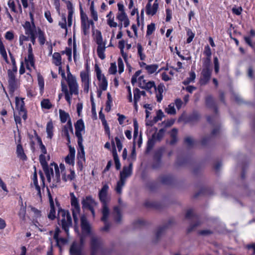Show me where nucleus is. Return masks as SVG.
I'll list each match as a JSON object with an SVG mask.
<instances>
[{"mask_svg":"<svg viewBox=\"0 0 255 255\" xmlns=\"http://www.w3.org/2000/svg\"><path fill=\"white\" fill-rule=\"evenodd\" d=\"M108 185L105 184L100 190L98 194L99 200L103 205L102 211L103 216L101 218L102 221H106L109 215V209L108 207V203L110 201V198L108 196Z\"/></svg>","mask_w":255,"mask_h":255,"instance_id":"nucleus-1","label":"nucleus"},{"mask_svg":"<svg viewBox=\"0 0 255 255\" xmlns=\"http://www.w3.org/2000/svg\"><path fill=\"white\" fill-rule=\"evenodd\" d=\"M56 204L58 207V221L61 222L62 229L69 235V228L72 226V219L69 212L60 208V204L56 201Z\"/></svg>","mask_w":255,"mask_h":255,"instance_id":"nucleus-2","label":"nucleus"},{"mask_svg":"<svg viewBox=\"0 0 255 255\" xmlns=\"http://www.w3.org/2000/svg\"><path fill=\"white\" fill-rule=\"evenodd\" d=\"M132 163H130L128 166H124L123 170L120 172V179L117 182L116 187V191L117 193H122V188L124 186L126 179L129 177L132 173Z\"/></svg>","mask_w":255,"mask_h":255,"instance_id":"nucleus-3","label":"nucleus"},{"mask_svg":"<svg viewBox=\"0 0 255 255\" xmlns=\"http://www.w3.org/2000/svg\"><path fill=\"white\" fill-rule=\"evenodd\" d=\"M103 242L101 238L95 235L91 237V255H101L102 252Z\"/></svg>","mask_w":255,"mask_h":255,"instance_id":"nucleus-4","label":"nucleus"},{"mask_svg":"<svg viewBox=\"0 0 255 255\" xmlns=\"http://www.w3.org/2000/svg\"><path fill=\"white\" fill-rule=\"evenodd\" d=\"M16 73V72H14L10 69L7 70L8 88L11 93L18 88L19 85L15 77Z\"/></svg>","mask_w":255,"mask_h":255,"instance_id":"nucleus-5","label":"nucleus"},{"mask_svg":"<svg viewBox=\"0 0 255 255\" xmlns=\"http://www.w3.org/2000/svg\"><path fill=\"white\" fill-rule=\"evenodd\" d=\"M66 80L70 89V95H78V86L75 77L71 73H69L68 74V78H67Z\"/></svg>","mask_w":255,"mask_h":255,"instance_id":"nucleus-6","label":"nucleus"},{"mask_svg":"<svg viewBox=\"0 0 255 255\" xmlns=\"http://www.w3.org/2000/svg\"><path fill=\"white\" fill-rule=\"evenodd\" d=\"M185 217L186 219H191L193 218L196 220L195 222L193 224H191L190 225V227L188 229V232H190L195 229L197 227L200 226L201 224V222L199 220L198 217L197 215H195L193 210L190 209L188 210L186 214Z\"/></svg>","mask_w":255,"mask_h":255,"instance_id":"nucleus-7","label":"nucleus"},{"mask_svg":"<svg viewBox=\"0 0 255 255\" xmlns=\"http://www.w3.org/2000/svg\"><path fill=\"white\" fill-rule=\"evenodd\" d=\"M212 69H202L200 78V83L201 85H206L210 81Z\"/></svg>","mask_w":255,"mask_h":255,"instance_id":"nucleus-8","label":"nucleus"},{"mask_svg":"<svg viewBox=\"0 0 255 255\" xmlns=\"http://www.w3.org/2000/svg\"><path fill=\"white\" fill-rule=\"evenodd\" d=\"M75 134L78 138V142H83V137L81 131L84 130L85 126L82 119L78 120L75 124Z\"/></svg>","mask_w":255,"mask_h":255,"instance_id":"nucleus-9","label":"nucleus"},{"mask_svg":"<svg viewBox=\"0 0 255 255\" xmlns=\"http://www.w3.org/2000/svg\"><path fill=\"white\" fill-rule=\"evenodd\" d=\"M81 19L83 33L84 35H86L89 33V30L90 29L89 22L87 14L84 13L83 11H81Z\"/></svg>","mask_w":255,"mask_h":255,"instance_id":"nucleus-10","label":"nucleus"},{"mask_svg":"<svg viewBox=\"0 0 255 255\" xmlns=\"http://www.w3.org/2000/svg\"><path fill=\"white\" fill-rule=\"evenodd\" d=\"M83 209H87L94 207L97 205V203L92 198V196H88L82 201Z\"/></svg>","mask_w":255,"mask_h":255,"instance_id":"nucleus-11","label":"nucleus"},{"mask_svg":"<svg viewBox=\"0 0 255 255\" xmlns=\"http://www.w3.org/2000/svg\"><path fill=\"white\" fill-rule=\"evenodd\" d=\"M81 223L82 232L86 234H90L91 231L90 225L87 221V218L85 216L81 217Z\"/></svg>","mask_w":255,"mask_h":255,"instance_id":"nucleus-12","label":"nucleus"},{"mask_svg":"<svg viewBox=\"0 0 255 255\" xmlns=\"http://www.w3.org/2000/svg\"><path fill=\"white\" fill-rule=\"evenodd\" d=\"M166 225H163L162 226L159 227L156 230L155 232V237L154 240L155 243L158 242L161 238L164 235L165 233L166 229L167 228Z\"/></svg>","mask_w":255,"mask_h":255,"instance_id":"nucleus-13","label":"nucleus"},{"mask_svg":"<svg viewBox=\"0 0 255 255\" xmlns=\"http://www.w3.org/2000/svg\"><path fill=\"white\" fill-rule=\"evenodd\" d=\"M70 131L72 133H73V128L72 125V123L70 120H69L67 122V124L64 126L63 132L64 133V136H65L67 138V140L68 143L70 142V135L69 134V131Z\"/></svg>","mask_w":255,"mask_h":255,"instance_id":"nucleus-14","label":"nucleus"},{"mask_svg":"<svg viewBox=\"0 0 255 255\" xmlns=\"http://www.w3.org/2000/svg\"><path fill=\"white\" fill-rule=\"evenodd\" d=\"M69 146V153L65 157V162L69 164H73L75 158V150L74 147Z\"/></svg>","mask_w":255,"mask_h":255,"instance_id":"nucleus-15","label":"nucleus"},{"mask_svg":"<svg viewBox=\"0 0 255 255\" xmlns=\"http://www.w3.org/2000/svg\"><path fill=\"white\" fill-rule=\"evenodd\" d=\"M164 132L165 129L164 128H161L159 129L157 133L153 134L151 139L148 140V144H149L150 142H151L153 143V140L160 141L163 137Z\"/></svg>","mask_w":255,"mask_h":255,"instance_id":"nucleus-16","label":"nucleus"},{"mask_svg":"<svg viewBox=\"0 0 255 255\" xmlns=\"http://www.w3.org/2000/svg\"><path fill=\"white\" fill-rule=\"evenodd\" d=\"M112 144L113 146V155L115 163L116 168L117 170H119L121 168V163L119 159V157L117 152L115 142L113 140L112 141Z\"/></svg>","mask_w":255,"mask_h":255,"instance_id":"nucleus-17","label":"nucleus"},{"mask_svg":"<svg viewBox=\"0 0 255 255\" xmlns=\"http://www.w3.org/2000/svg\"><path fill=\"white\" fill-rule=\"evenodd\" d=\"M138 86L141 89L146 90L147 91L150 92V90L152 88H154V90L156 91V87L153 81L147 82L145 85H142V83L140 82L138 83Z\"/></svg>","mask_w":255,"mask_h":255,"instance_id":"nucleus-18","label":"nucleus"},{"mask_svg":"<svg viewBox=\"0 0 255 255\" xmlns=\"http://www.w3.org/2000/svg\"><path fill=\"white\" fill-rule=\"evenodd\" d=\"M71 205L73 208V210H75L76 212H79L80 210V206L78 203V199L74 195V193H71Z\"/></svg>","mask_w":255,"mask_h":255,"instance_id":"nucleus-19","label":"nucleus"},{"mask_svg":"<svg viewBox=\"0 0 255 255\" xmlns=\"http://www.w3.org/2000/svg\"><path fill=\"white\" fill-rule=\"evenodd\" d=\"M159 180L163 184L168 185L172 183L173 178L169 175H164L159 177Z\"/></svg>","mask_w":255,"mask_h":255,"instance_id":"nucleus-20","label":"nucleus"},{"mask_svg":"<svg viewBox=\"0 0 255 255\" xmlns=\"http://www.w3.org/2000/svg\"><path fill=\"white\" fill-rule=\"evenodd\" d=\"M70 253L71 255H82L78 245L75 242L72 244L70 247Z\"/></svg>","mask_w":255,"mask_h":255,"instance_id":"nucleus-21","label":"nucleus"},{"mask_svg":"<svg viewBox=\"0 0 255 255\" xmlns=\"http://www.w3.org/2000/svg\"><path fill=\"white\" fill-rule=\"evenodd\" d=\"M16 153L17 155V157L20 158L23 160H26L27 159V157L25 154L23 149L22 147V145L20 144H19L17 146L16 148Z\"/></svg>","mask_w":255,"mask_h":255,"instance_id":"nucleus-22","label":"nucleus"},{"mask_svg":"<svg viewBox=\"0 0 255 255\" xmlns=\"http://www.w3.org/2000/svg\"><path fill=\"white\" fill-rule=\"evenodd\" d=\"M154 7L153 5L151 7V2L148 1L146 5V14L148 15H154L158 8V7H156L155 9H154Z\"/></svg>","mask_w":255,"mask_h":255,"instance_id":"nucleus-23","label":"nucleus"},{"mask_svg":"<svg viewBox=\"0 0 255 255\" xmlns=\"http://www.w3.org/2000/svg\"><path fill=\"white\" fill-rule=\"evenodd\" d=\"M206 103L208 107L210 108H214L215 112L217 113V108L216 106L215 102L212 96L209 95L206 98Z\"/></svg>","mask_w":255,"mask_h":255,"instance_id":"nucleus-24","label":"nucleus"},{"mask_svg":"<svg viewBox=\"0 0 255 255\" xmlns=\"http://www.w3.org/2000/svg\"><path fill=\"white\" fill-rule=\"evenodd\" d=\"M43 169L46 175L47 181L50 182L51 181V175L54 177V172L53 168L49 167L48 166L43 168Z\"/></svg>","mask_w":255,"mask_h":255,"instance_id":"nucleus-25","label":"nucleus"},{"mask_svg":"<svg viewBox=\"0 0 255 255\" xmlns=\"http://www.w3.org/2000/svg\"><path fill=\"white\" fill-rule=\"evenodd\" d=\"M78 144L79 147V150L78 151V153L77 154V158L79 161L80 160V159H83V160H85V152L82 142H81V143L78 142Z\"/></svg>","mask_w":255,"mask_h":255,"instance_id":"nucleus-26","label":"nucleus"},{"mask_svg":"<svg viewBox=\"0 0 255 255\" xmlns=\"http://www.w3.org/2000/svg\"><path fill=\"white\" fill-rule=\"evenodd\" d=\"M177 129L176 128H173L170 133V137L171 140L170 141V144L171 145H174L177 141Z\"/></svg>","mask_w":255,"mask_h":255,"instance_id":"nucleus-27","label":"nucleus"},{"mask_svg":"<svg viewBox=\"0 0 255 255\" xmlns=\"http://www.w3.org/2000/svg\"><path fill=\"white\" fill-rule=\"evenodd\" d=\"M16 107L19 112H23L24 110V103L22 99L19 100L18 98L15 99Z\"/></svg>","mask_w":255,"mask_h":255,"instance_id":"nucleus-28","label":"nucleus"},{"mask_svg":"<svg viewBox=\"0 0 255 255\" xmlns=\"http://www.w3.org/2000/svg\"><path fill=\"white\" fill-rule=\"evenodd\" d=\"M25 62L26 64V68L27 69L30 70L29 65L33 67L34 65V57L33 54H28L27 58H25Z\"/></svg>","mask_w":255,"mask_h":255,"instance_id":"nucleus-29","label":"nucleus"},{"mask_svg":"<svg viewBox=\"0 0 255 255\" xmlns=\"http://www.w3.org/2000/svg\"><path fill=\"white\" fill-rule=\"evenodd\" d=\"M163 87L164 86L163 85L160 84L156 88V91L157 93L156 94V98L157 101L158 102H160L161 100L162 99V93L163 92Z\"/></svg>","mask_w":255,"mask_h":255,"instance_id":"nucleus-30","label":"nucleus"},{"mask_svg":"<svg viewBox=\"0 0 255 255\" xmlns=\"http://www.w3.org/2000/svg\"><path fill=\"white\" fill-rule=\"evenodd\" d=\"M75 176L74 171L70 169V174H68L67 176L66 175L65 173H63L62 174V179L64 181H67L68 180L72 181L73 179H74Z\"/></svg>","mask_w":255,"mask_h":255,"instance_id":"nucleus-31","label":"nucleus"},{"mask_svg":"<svg viewBox=\"0 0 255 255\" xmlns=\"http://www.w3.org/2000/svg\"><path fill=\"white\" fill-rule=\"evenodd\" d=\"M53 126L51 121L49 122L46 126V132L47 133V137L51 139L53 136Z\"/></svg>","mask_w":255,"mask_h":255,"instance_id":"nucleus-32","label":"nucleus"},{"mask_svg":"<svg viewBox=\"0 0 255 255\" xmlns=\"http://www.w3.org/2000/svg\"><path fill=\"white\" fill-rule=\"evenodd\" d=\"M54 165V169H55V179L54 181H56V183H59L60 181V174L59 172V169L58 168V166L57 164L55 163H53L51 164V166Z\"/></svg>","mask_w":255,"mask_h":255,"instance_id":"nucleus-33","label":"nucleus"},{"mask_svg":"<svg viewBox=\"0 0 255 255\" xmlns=\"http://www.w3.org/2000/svg\"><path fill=\"white\" fill-rule=\"evenodd\" d=\"M54 60L53 63L56 66H60L61 64V57L60 53L55 52L52 56Z\"/></svg>","mask_w":255,"mask_h":255,"instance_id":"nucleus-34","label":"nucleus"},{"mask_svg":"<svg viewBox=\"0 0 255 255\" xmlns=\"http://www.w3.org/2000/svg\"><path fill=\"white\" fill-rule=\"evenodd\" d=\"M96 42L98 46H105V43L103 41L102 34L100 31L96 32Z\"/></svg>","mask_w":255,"mask_h":255,"instance_id":"nucleus-35","label":"nucleus"},{"mask_svg":"<svg viewBox=\"0 0 255 255\" xmlns=\"http://www.w3.org/2000/svg\"><path fill=\"white\" fill-rule=\"evenodd\" d=\"M106 49L105 46H98L97 52V54L100 58L102 60H103L105 58V55L104 54V52Z\"/></svg>","mask_w":255,"mask_h":255,"instance_id":"nucleus-36","label":"nucleus"},{"mask_svg":"<svg viewBox=\"0 0 255 255\" xmlns=\"http://www.w3.org/2000/svg\"><path fill=\"white\" fill-rule=\"evenodd\" d=\"M108 87V81L104 75L102 76V79L100 81L99 87L103 90L105 91L107 90Z\"/></svg>","mask_w":255,"mask_h":255,"instance_id":"nucleus-37","label":"nucleus"},{"mask_svg":"<svg viewBox=\"0 0 255 255\" xmlns=\"http://www.w3.org/2000/svg\"><path fill=\"white\" fill-rule=\"evenodd\" d=\"M59 115L61 122L62 123H65L69 118V114L62 110H59Z\"/></svg>","mask_w":255,"mask_h":255,"instance_id":"nucleus-38","label":"nucleus"},{"mask_svg":"<svg viewBox=\"0 0 255 255\" xmlns=\"http://www.w3.org/2000/svg\"><path fill=\"white\" fill-rule=\"evenodd\" d=\"M114 213L115 214V219L116 222L118 223H120L121 221V215L120 210L118 207H115L114 209Z\"/></svg>","mask_w":255,"mask_h":255,"instance_id":"nucleus-39","label":"nucleus"},{"mask_svg":"<svg viewBox=\"0 0 255 255\" xmlns=\"http://www.w3.org/2000/svg\"><path fill=\"white\" fill-rule=\"evenodd\" d=\"M200 117V115L197 112H194L188 118V122H195L197 121Z\"/></svg>","mask_w":255,"mask_h":255,"instance_id":"nucleus-40","label":"nucleus"},{"mask_svg":"<svg viewBox=\"0 0 255 255\" xmlns=\"http://www.w3.org/2000/svg\"><path fill=\"white\" fill-rule=\"evenodd\" d=\"M41 105L42 108L45 109H50L52 107V104L50 103L49 100L47 99H43L41 102Z\"/></svg>","mask_w":255,"mask_h":255,"instance_id":"nucleus-41","label":"nucleus"},{"mask_svg":"<svg viewBox=\"0 0 255 255\" xmlns=\"http://www.w3.org/2000/svg\"><path fill=\"white\" fill-rule=\"evenodd\" d=\"M195 78L196 75L195 72H191L190 73V77L189 78H187L185 80H184L183 83L185 85H187L190 82H194Z\"/></svg>","mask_w":255,"mask_h":255,"instance_id":"nucleus-42","label":"nucleus"},{"mask_svg":"<svg viewBox=\"0 0 255 255\" xmlns=\"http://www.w3.org/2000/svg\"><path fill=\"white\" fill-rule=\"evenodd\" d=\"M26 214V206H23L22 202H21V205L20 210L18 213V215L20 219L22 220H25Z\"/></svg>","mask_w":255,"mask_h":255,"instance_id":"nucleus-43","label":"nucleus"},{"mask_svg":"<svg viewBox=\"0 0 255 255\" xmlns=\"http://www.w3.org/2000/svg\"><path fill=\"white\" fill-rule=\"evenodd\" d=\"M137 53L140 57L141 60H144L145 58V55L143 53V48L142 45L140 43H138L137 45Z\"/></svg>","mask_w":255,"mask_h":255,"instance_id":"nucleus-44","label":"nucleus"},{"mask_svg":"<svg viewBox=\"0 0 255 255\" xmlns=\"http://www.w3.org/2000/svg\"><path fill=\"white\" fill-rule=\"evenodd\" d=\"M80 77L83 84L90 83L89 74L86 72H81L80 73Z\"/></svg>","mask_w":255,"mask_h":255,"instance_id":"nucleus-45","label":"nucleus"},{"mask_svg":"<svg viewBox=\"0 0 255 255\" xmlns=\"http://www.w3.org/2000/svg\"><path fill=\"white\" fill-rule=\"evenodd\" d=\"M158 68V65L156 64H152L150 65H146L145 69L149 74H152L156 71Z\"/></svg>","mask_w":255,"mask_h":255,"instance_id":"nucleus-46","label":"nucleus"},{"mask_svg":"<svg viewBox=\"0 0 255 255\" xmlns=\"http://www.w3.org/2000/svg\"><path fill=\"white\" fill-rule=\"evenodd\" d=\"M107 101L106 102V107L105 108V111L107 112H109L111 110V103L112 102V98L111 95L109 93L107 94Z\"/></svg>","mask_w":255,"mask_h":255,"instance_id":"nucleus-47","label":"nucleus"},{"mask_svg":"<svg viewBox=\"0 0 255 255\" xmlns=\"http://www.w3.org/2000/svg\"><path fill=\"white\" fill-rule=\"evenodd\" d=\"M203 69H212L211 65V58L203 59Z\"/></svg>","mask_w":255,"mask_h":255,"instance_id":"nucleus-48","label":"nucleus"},{"mask_svg":"<svg viewBox=\"0 0 255 255\" xmlns=\"http://www.w3.org/2000/svg\"><path fill=\"white\" fill-rule=\"evenodd\" d=\"M38 33L39 43L41 45H43L45 42V38L44 37V33L40 29H38Z\"/></svg>","mask_w":255,"mask_h":255,"instance_id":"nucleus-49","label":"nucleus"},{"mask_svg":"<svg viewBox=\"0 0 255 255\" xmlns=\"http://www.w3.org/2000/svg\"><path fill=\"white\" fill-rule=\"evenodd\" d=\"M164 116V114L162 112L161 110H159L157 111L156 113V116L153 119L154 123H156L158 121H160L162 119V118Z\"/></svg>","mask_w":255,"mask_h":255,"instance_id":"nucleus-50","label":"nucleus"},{"mask_svg":"<svg viewBox=\"0 0 255 255\" xmlns=\"http://www.w3.org/2000/svg\"><path fill=\"white\" fill-rule=\"evenodd\" d=\"M62 21L59 22V25L62 28L66 29V31H67L66 26V18L65 14H62Z\"/></svg>","mask_w":255,"mask_h":255,"instance_id":"nucleus-51","label":"nucleus"},{"mask_svg":"<svg viewBox=\"0 0 255 255\" xmlns=\"http://www.w3.org/2000/svg\"><path fill=\"white\" fill-rule=\"evenodd\" d=\"M140 91L138 88H135L133 90V100L134 101H138L140 98Z\"/></svg>","mask_w":255,"mask_h":255,"instance_id":"nucleus-52","label":"nucleus"},{"mask_svg":"<svg viewBox=\"0 0 255 255\" xmlns=\"http://www.w3.org/2000/svg\"><path fill=\"white\" fill-rule=\"evenodd\" d=\"M187 35L188 36V38L187 39V43H190L194 37L195 34L190 29H188Z\"/></svg>","mask_w":255,"mask_h":255,"instance_id":"nucleus-53","label":"nucleus"},{"mask_svg":"<svg viewBox=\"0 0 255 255\" xmlns=\"http://www.w3.org/2000/svg\"><path fill=\"white\" fill-rule=\"evenodd\" d=\"M165 111L168 114L174 115L176 114V110L174 108V105L170 104L168 107L165 109Z\"/></svg>","mask_w":255,"mask_h":255,"instance_id":"nucleus-54","label":"nucleus"},{"mask_svg":"<svg viewBox=\"0 0 255 255\" xmlns=\"http://www.w3.org/2000/svg\"><path fill=\"white\" fill-rule=\"evenodd\" d=\"M48 217L49 219L52 220H54L55 218V209L54 206H50V210L49 214L48 215Z\"/></svg>","mask_w":255,"mask_h":255,"instance_id":"nucleus-55","label":"nucleus"},{"mask_svg":"<svg viewBox=\"0 0 255 255\" xmlns=\"http://www.w3.org/2000/svg\"><path fill=\"white\" fill-rule=\"evenodd\" d=\"M39 161L43 168L48 166L47 163L46 161L45 156L44 154H41L40 155Z\"/></svg>","mask_w":255,"mask_h":255,"instance_id":"nucleus-56","label":"nucleus"},{"mask_svg":"<svg viewBox=\"0 0 255 255\" xmlns=\"http://www.w3.org/2000/svg\"><path fill=\"white\" fill-rule=\"evenodd\" d=\"M95 71L96 72V75H97V79H98V80L99 81H101V80L102 79V76L103 75L102 74L101 70V69H100V68L99 67V66H98L97 64L95 65Z\"/></svg>","mask_w":255,"mask_h":255,"instance_id":"nucleus-57","label":"nucleus"},{"mask_svg":"<svg viewBox=\"0 0 255 255\" xmlns=\"http://www.w3.org/2000/svg\"><path fill=\"white\" fill-rule=\"evenodd\" d=\"M155 30V24L153 23L147 25V29L146 34L147 35H151Z\"/></svg>","mask_w":255,"mask_h":255,"instance_id":"nucleus-58","label":"nucleus"},{"mask_svg":"<svg viewBox=\"0 0 255 255\" xmlns=\"http://www.w3.org/2000/svg\"><path fill=\"white\" fill-rule=\"evenodd\" d=\"M9 55L10 56L11 61L12 64V70H11L14 72H17V67L16 66V62L15 61V59L10 52L9 51Z\"/></svg>","mask_w":255,"mask_h":255,"instance_id":"nucleus-59","label":"nucleus"},{"mask_svg":"<svg viewBox=\"0 0 255 255\" xmlns=\"http://www.w3.org/2000/svg\"><path fill=\"white\" fill-rule=\"evenodd\" d=\"M118 64L119 67V73L121 74L124 71V63L121 58H118Z\"/></svg>","mask_w":255,"mask_h":255,"instance_id":"nucleus-60","label":"nucleus"},{"mask_svg":"<svg viewBox=\"0 0 255 255\" xmlns=\"http://www.w3.org/2000/svg\"><path fill=\"white\" fill-rule=\"evenodd\" d=\"M185 143L188 146H192L193 145L194 141L193 139L190 137V136H187L184 139Z\"/></svg>","mask_w":255,"mask_h":255,"instance_id":"nucleus-61","label":"nucleus"},{"mask_svg":"<svg viewBox=\"0 0 255 255\" xmlns=\"http://www.w3.org/2000/svg\"><path fill=\"white\" fill-rule=\"evenodd\" d=\"M114 17H110L107 20L108 24L111 27H116L117 26V23L114 21Z\"/></svg>","mask_w":255,"mask_h":255,"instance_id":"nucleus-62","label":"nucleus"},{"mask_svg":"<svg viewBox=\"0 0 255 255\" xmlns=\"http://www.w3.org/2000/svg\"><path fill=\"white\" fill-rule=\"evenodd\" d=\"M117 18L121 21H123L126 18H128V16L125 12L118 13Z\"/></svg>","mask_w":255,"mask_h":255,"instance_id":"nucleus-63","label":"nucleus"},{"mask_svg":"<svg viewBox=\"0 0 255 255\" xmlns=\"http://www.w3.org/2000/svg\"><path fill=\"white\" fill-rule=\"evenodd\" d=\"M109 72L112 74H115L117 72V66L115 63H112L109 70Z\"/></svg>","mask_w":255,"mask_h":255,"instance_id":"nucleus-64","label":"nucleus"}]
</instances>
